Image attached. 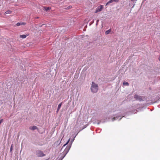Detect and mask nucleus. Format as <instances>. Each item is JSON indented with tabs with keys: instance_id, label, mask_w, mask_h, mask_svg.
<instances>
[{
	"instance_id": "dca6fc26",
	"label": "nucleus",
	"mask_w": 160,
	"mask_h": 160,
	"mask_svg": "<svg viewBox=\"0 0 160 160\" xmlns=\"http://www.w3.org/2000/svg\"><path fill=\"white\" fill-rule=\"evenodd\" d=\"M69 141H70V139H69L68 140V141L67 142H66L65 144H64L63 145V147H62V148L64 147L66 145H67V144L68 143V142H69Z\"/></svg>"
},
{
	"instance_id": "1a4fd4ad",
	"label": "nucleus",
	"mask_w": 160,
	"mask_h": 160,
	"mask_svg": "<svg viewBox=\"0 0 160 160\" xmlns=\"http://www.w3.org/2000/svg\"><path fill=\"white\" fill-rule=\"evenodd\" d=\"M62 102H61V103H60L58 106V108H57V111H56V112L57 113H58L60 108L61 107V106L62 104Z\"/></svg>"
},
{
	"instance_id": "ddd939ff",
	"label": "nucleus",
	"mask_w": 160,
	"mask_h": 160,
	"mask_svg": "<svg viewBox=\"0 0 160 160\" xmlns=\"http://www.w3.org/2000/svg\"><path fill=\"white\" fill-rule=\"evenodd\" d=\"M111 29H110L108 30H107L105 31V33L106 35H108L109 33L111 32Z\"/></svg>"
},
{
	"instance_id": "bb28decb",
	"label": "nucleus",
	"mask_w": 160,
	"mask_h": 160,
	"mask_svg": "<svg viewBox=\"0 0 160 160\" xmlns=\"http://www.w3.org/2000/svg\"><path fill=\"white\" fill-rule=\"evenodd\" d=\"M133 1V0H131V1Z\"/></svg>"
},
{
	"instance_id": "5701e85b",
	"label": "nucleus",
	"mask_w": 160,
	"mask_h": 160,
	"mask_svg": "<svg viewBox=\"0 0 160 160\" xmlns=\"http://www.w3.org/2000/svg\"><path fill=\"white\" fill-rule=\"evenodd\" d=\"M158 60L159 61H160V56L158 58Z\"/></svg>"
},
{
	"instance_id": "20e7f679",
	"label": "nucleus",
	"mask_w": 160,
	"mask_h": 160,
	"mask_svg": "<svg viewBox=\"0 0 160 160\" xmlns=\"http://www.w3.org/2000/svg\"><path fill=\"white\" fill-rule=\"evenodd\" d=\"M103 8V5H101L99 6L96 9L95 11V13H97L98 12L101 11L102 9Z\"/></svg>"
},
{
	"instance_id": "f8f14e48",
	"label": "nucleus",
	"mask_w": 160,
	"mask_h": 160,
	"mask_svg": "<svg viewBox=\"0 0 160 160\" xmlns=\"http://www.w3.org/2000/svg\"><path fill=\"white\" fill-rule=\"evenodd\" d=\"M12 12V11L10 10H8V11H6L5 12V15H6V14H10Z\"/></svg>"
},
{
	"instance_id": "412c9836",
	"label": "nucleus",
	"mask_w": 160,
	"mask_h": 160,
	"mask_svg": "<svg viewBox=\"0 0 160 160\" xmlns=\"http://www.w3.org/2000/svg\"><path fill=\"white\" fill-rule=\"evenodd\" d=\"M99 21V20H98V19L97 20V22H96L97 23H96V25H98V22Z\"/></svg>"
},
{
	"instance_id": "b1692460",
	"label": "nucleus",
	"mask_w": 160,
	"mask_h": 160,
	"mask_svg": "<svg viewBox=\"0 0 160 160\" xmlns=\"http://www.w3.org/2000/svg\"><path fill=\"white\" fill-rule=\"evenodd\" d=\"M36 18H38V17H37Z\"/></svg>"
},
{
	"instance_id": "423d86ee",
	"label": "nucleus",
	"mask_w": 160,
	"mask_h": 160,
	"mask_svg": "<svg viewBox=\"0 0 160 160\" xmlns=\"http://www.w3.org/2000/svg\"><path fill=\"white\" fill-rule=\"evenodd\" d=\"M26 24V23L24 22H20L18 23H17L15 25L17 26H19L20 25H24Z\"/></svg>"
},
{
	"instance_id": "f257e3e1",
	"label": "nucleus",
	"mask_w": 160,
	"mask_h": 160,
	"mask_svg": "<svg viewBox=\"0 0 160 160\" xmlns=\"http://www.w3.org/2000/svg\"><path fill=\"white\" fill-rule=\"evenodd\" d=\"M98 85L96 84L94 82H92L91 87V92L93 93H96L98 91Z\"/></svg>"
},
{
	"instance_id": "f03ea898",
	"label": "nucleus",
	"mask_w": 160,
	"mask_h": 160,
	"mask_svg": "<svg viewBox=\"0 0 160 160\" xmlns=\"http://www.w3.org/2000/svg\"><path fill=\"white\" fill-rule=\"evenodd\" d=\"M71 147V145H69L66 147L63 152H62L61 154V158L60 160H62L63 159V158L65 157V156L66 155L67 153L68 152Z\"/></svg>"
},
{
	"instance_id": "39448f33",
	"label": "nucleus",
	"mask_w": 160,
	"mask_h": 160,
	"mask_svg": "<svg viewBox=\"0 0 160 160\" xmlns=\"http://www.w3.org/2000/svg\"><path fill=\"white\" fill-rule=\"evenodd\" d=\"M134 98L137 100L141 101L142 100V98L140 96L136 94L134 95Z\"/></svg>"
},
{
	"instance_id": "2eb2a0df",
	"label": "nucleus",
	"mask_w": 160,
	"mask_h": 160,
	"mask_svg": "<svg viewBox=\"0 0 160 160\" xmlns=\"http://www.w3.org/2000/svg\"><path fill=\"white\" fill-rule=\"evenodd\" d=\"M44 8L46 11H48L50 9L49 7H44Z\"/></svg>"
},
{
	"instance_id": "6ab92c4d",
	"label": "nucleus",
	"mask_w": 160,
	"mask_h": 160,
	"mask_svg": "<svg viewBox=\"0 0 160 160\" xmlns=\"http://www.w3.org/2000/svg\"><path fill=\"white\" fill-rule=\"evenodd\" d=\"M72 7V6H69L67 8V9H69L70 8H71Z\"/></svg>"
},
{
	"instance_id": "9d476101",
	"label": "nucleus",
	"mask_w": 160,
	"mask_h": 160,
	"mask_svg": "<svg viewBox=\"0 0 160 160\" xmlns=\"http://www.w3.org/2000/svg\"><path fill=\"white\" fill-rule=\"evenodd\" d=\"M38 129V128L37 127L35 126H33L32 127H30L29 128V129L32 130H35L37 129Z\"/></svg>"
},
{
	"instance_id": "f3484780",
	"label": "nucleus",
	"mask_w": 160,
	"mask_h": 160,
	"mask_svg": "<svg viewBox=\"0 0 160 160\" xmlns=\"http://www.w3.org/2000/svg\"><path fill=\"white\" fill-rule=\"evenodd\" d=\"M13 144H12V145H11V148H10V152H12V149L13 148Z\"/></svg>"
},
{
	"instance_id": "4468645a",
	"label": "nucleus",
	"mask_w": 160,
	"mask_h": 160,
	"mask_svg": "<svg viewBox=\"0 0 160 160\" xmlns=\"http://www.w3.org/2000/svg\"><path fill=\"white\" fill-rule=\"evenodd\" d=\"M123 85H124L128 86L129 84L128 82H123Z\"/></svg>"
},
{
	"instance_id": "393cba45",
	"label": "nucleus",
	"mask_w": 160,
	"mask_h": 160,
	"mask_svg": "<svg viewBox=\"0 0 160 160\" xmlns=\"http://www.w3.org/2000/svg\"><path fill=\"white\" fill-rule=\"evenodd\" d=\"M121 118H120V119H119V120H121Z\"/></svg>"
},
{
	"instance_id": "aec40b11",
	"label": "nucleus",
	"mask_w": 160,
	"mask_h": 160,
	"mask_svg": "<svg viewBox=\"0 0 160 160\" xmlns=\"http://www.w3.org/2000/svg\"><path fill=\"white\" fill-rule=\"evenodd\" d=\"M3 121V119H1L0 120V124H1V123Z\"/></svg>"
},
{
	"instance_id": "4be33fe9",
	"label": "nucleus",
	"mask_w": 160,
	"mask_h": 160,
	"mask_svg": "<svg viewBox=\"0 0 160 160\" xmlns=\"http://www.w3.org/2000/svg\"><path fill=\"white\" fill-rule=\"evenodd\" d=\"M74 138L71 141V143H72V142L73 141H74Z\"/></svg>"
},
{
	"instance_id": "0eeeda50",
	"label": "nucleus",
	"mask_w": 160,
	"mask_h": 160,
	"mask_svg": "<svg viewBox=\"0 0 160 160\" xmlns=\"http://www.w3.org/2000/svg\"><path fill=\"white\" fill-rule=\"evenodd\" d=\"M118 2V0H110L107 3L106 5L109 4L110 3H112L113 2Z\"/></svg>"
},
{
	"instance_id": "7ed1b4c3",
	"label": "nucleus",
	"mask_w": 160,
	"mask_h": 160,
	"mask_svg": "<svg viewBox=\"0 0 160 160\" xmlns=\"http://www.w3.org/2000/svg\"><path fill=\"white\" fill-rule=\"evenodd\" d=\"M36 154L38 157H43L45 156L42 151L40 150H37L36 151Z\"/></svg>"
},
{
	"instance_id": "a211bd4d",
	"label": "nucleus",
	"mask_w": 160,
	"mask_h": 160,
	"mask_svg": "<svg viewBox=\"0 0 160 160\" xmlns=\"http://www.w3.org/2000/svg\"><path fill=\"white\" fill-rule=\"evenodd\" d=\"M105 121H102V120H101L99 122H98V124H99V123H100V122H105Z\"/></svg>"
},
{
	"instance_id": "a878e982",
	"label": "nucleus",
	"mask_w": 160,
	"mask_h": 160,
	"mask_svg": "<svg viewBox=\"0 0 160 160\" xmlns=\"http://www.w3.org/2000/svg\"><path fill=\"white\" fill-rule=\"evenodd\" d=\"M1 14L0 13V16L1 15Z\"/></svg>"
},
{
	"instance_id": "9b49d317",
	"label": "nucleus",
	"mask_w": 160,
	"mask_h": 160,
	"mask_svg": "<svg viewBox=\"0 0 160 160\" xmlns=\"http://www.w3.org/2000/svg\"><path fill=\"white\" fill-rule=\"evenodd\" d=\"M28 35H20V38H25L27 36H28Z\"/></svg>"
},
{
	"instance_id": "6e6552de",
	"label": "nucleus",
	"mask_w": 160,
	"mask_h": 160,
	"mask_svg": "<svg viewBox=\"0 0 160 160\" xmlns=\"http://www.w3.org/2000/svg\"><path fill=\"white\" fill-rule=\"evenodd\" d=\"M121 116H114L113 117V118H112L111 119L112 121H113L114 120H116L118 119V118L120 117H121Z\"/></svg>"
}]
</instances>
